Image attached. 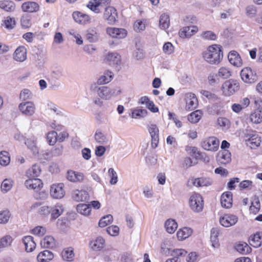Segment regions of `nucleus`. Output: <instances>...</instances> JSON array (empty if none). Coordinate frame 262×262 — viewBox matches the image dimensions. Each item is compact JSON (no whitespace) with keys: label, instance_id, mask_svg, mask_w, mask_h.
<instances>
[{"label":"nucleus","instance_id":"f257e3e1","mask_svg":"<svg viewBox=\"0 0 262 262\" xmlns=\"http://www.w3.org/2000/svg\"><path fill=\"white\" fill-rule=\"evenodd\" d=\"M89 91L92 95L96 96L93 98V102L99 107L103 105L102 100H110L113 97L117 96L121 93V89L120 87L111 88L108 86L98 85L97 83H90Z\"/></svg>","mask_w":262,"mask_h":262},{"label":"nucleus","instance_id":"f03ea898","mask_svg":"<svg viewBox=\"0 0 262 262\" xmlns=\"http://www.w3.org/2000/svg\"><path fill=\"white\" fill-rule=\"evenodd\" d=\"M204 60L212 64H217L223 58L222 47L217 45H213L208 47L203 53Z\"/></svg>","mask_w":262,"mask_h":262},{"label":"nucleus","instance_id":"7ed1b4c3","mask_svg":"<svg viewBox=\"0 0 262 262\" xmlns=\"http://www.w3.org/2000/svg\"><path fill=\"white\" fill-rule=\"evenodd\" d=\"M239 89V83L234 79L225 81L222 84V90L224 95L230 96L236 93Z\"/></svg>","mask_w":262,"mask_h":262},{"label":"nucleus","instance_id":"20e7f679","mask_svg":"<svg viewBox=\"0 0 262 262\" xmlns=\"http://www.w3.org/2000/svg\"><path fill=\"white\" fill-rule=\"evenodd\" d=\"M220 141L215 137L204 139L201 142V147L205 150L216 151L219 148Z\"/></svg>","mask_w":262,"mask_h":262},{"label":"nucleus","instance_id":"39448f33","mask_svg":"<svg viewBox=\"0 0 262 262\" xmlns=\"http://www.w3.org/2000/svg\"><path fill=\"white\" fill-rule=\"evenodd\" d=\"M189 205L191 209L194 212H199L203 208V200L199 193H193L189 199Z\"/></svg>","mask_w":262,"mask_h":262},{"label":"nucleus","instance_id":"423d86ee","mask_svg":"<svg viewBox=\"0 0 262 262\" xmlns=\"http://www.w3.org/2000/svg\"><path fill=\"white\" fill-rule=\"evenodd\" d=\"M241 77L243 81L247 83H252L257 80V76L255 71L250 68L246 67L242 70Z\"/></svg>","mask_w":262,"mask_h":262},{"label":"nucleus","instance_id":"0eeeda50","mask_svg":"<svg viewBox=\"0 0 262 262\" xmlns=\"http://www.w3.org/2000/svg\"><path fill=\"white\" fill-rule=\"evenodd\" d=\"M118 17L117 11L114 7L108 6L105 8L103 18L109 25L115 24L117 21Z\"/></svg>","mask_w":262,"mask_h":262},{"label":"nucleus","instance_id":"6e6552de","mask_svg":"<svg viewBox=\"0 0 262 262\" xmlns=\"http://www.w3.org/2000/svg\"><path fill=\"white\" fill-rule=\"evenodd\" d=\"M64 185L62 183L52 184L50 187V194L53 199H60L65 195Z\"/></svg>","mask_w":262,"mask_h":262},{"label":"nucleus","instance_id":"1a4fd4ad","mask_svg":"<svg viewBox=\"0 0 262 262\" xmlns=\"http://www.w3.org/2000/svg\"><path fill=\"white\" fill-rule=\"evenodd\" d=\"M18 110L23 115L31 117L35 114L36 107L33 102L26 101L19 104Z\"/></svg>","mask_w":262,"mask_h":262},{"label":"nucleus","instance_id":"9d476101","mask_svg":"<svg viewBox=\"0 0 262 262\" xmlns=\"http://www.w3.org/2000/svg\"><path fill=\"white\" fill-rule=\"evenodd\" d=\"M191 183L194 186L207 187L212 184L213 181L209 177H201L198 178H192L188 180V185H190Z\"/></svg>","mask_w":262,"mask_h":262},{"label":"nucleus","instance_id":"9b49d317","mask_svg":"<svg viewBox=\"0 0 262 262\" xmlns=\"http://www.w3.org/2000/svg\"><path fill=\"white\" fill-rule=\"evenodd\" d=\"M148 130L151 138V146L155 148L158 146L159 143V128L156 124L151 123L148 126Z\"/></svg>","mask_w":262,"mask_h":262},{"label":"nucleus","instance_id":"f8f14e48","mask_svg":"<svg viewBox=\"0 0 262 262\" xmlns=\"http://www.w3.org/2000/svg\"><path fill=\"white\" fill-rule=\"evenodd\" d=\"M186 102L185 108L188 111L195 109L198 105V101L196 96L191 93H188L185 95Z\"/></svg>","mask_w":262,"mask_h":262},{"label":"nucleus","instance_id":"ddd939ff","mask_svg":"<svg viewBox=\"0 0 262 262\" xmlns=\"http://www.w3.org/2000/svg\"><path fill=\"white\" fill-rule=\"evenodd\" d=\"M106 34L114 38L122 39L127 35V31L122 28L108 27L106 30Z\"/></svg>","mask_w":262,"mask_h":262},{"label":"nucleus","instance_id":"4468645a","mask_svg":"<svg viewBox=\"0 0 262 262\" xmlns=\"http://www.w3.org/2000/svg\"><path fill=\"white\" fill-rule=\"evenodd\" d=\"M238 221V217L233 214H227L220 219L221 225L225 227H229L234 225Z\"/></svg>","mask_w":262,"mask_h":262},{"label":"nucleus","instance_id":"2eb2a0df","mask_svg":"<svg viewBox=\"0 0 262 262\" xmlns=\"http://www.w3.org/2000/svg\"><path fill=\"white\" fill-rule=\"evenodd\" d=\"M67 179L72 182L82 183L84 181V175L82 172L70 170L67 172Z\"/></svg>","mask_w":262,"mask_h":262},{"label":"nucleus","instance_id":"dca6fc26","mask_svg":"<svg viewBox=\"0 0 262 262\" xmlns=\"http://www.w3.org/2000/svg\"><path fill=\"white\" fill-rule=\"evenodd\" d=\"M74 20L78 24L85 25L91 21V17L88 14L79 11H75L72 14Z\"/></svg>","mask_w":262,"mask_h":262},{"label":"nucleus","instance_id":"f3484780","mask_svg":"<svg viewBox=\"0 0 262 262\" xmlns=\"http://www.w3.org/2000/svg\"><path fill=\"white\" fill-rule=\"evenodd\" d=\"M39 5L35 2L28 1L22 4L21 9L24 12L34 13L39 10Z\"/></svg>","mask_w":262,"mask_h":262},{"label":"nucleus","instance_id":"a211bd4d","mask_svg":"<svg viewBox=\"0 0 262 262\" xmlns=\"http://www.w3.org/2000/svg\"><path fill=\"white\" fill-rule=\"evenodd\" d=\"M229 62L236 67H241L243 65L242 59L239 54L235 51H230L228 55Z\"/></svg>","mask_w":262,"mask_h":262},{"label":"nucleus","instance_id":"6ab92c4d","mask_svg":"<svg viewBox=\"0 0 262 262\" xmlns=\"http://www.w3.org/2000/svg\"><path fill=\"white\" fill-rule=\"evenodd\" d=\"M25 186L29 189L38 190L42 187L41 180L38 178H29L25 182Z\"/></svg>","mask_w":262,"mask_h":262},{"label":"nucleus","instance_id":"aec40b11","mask_svg":"<svg viewBox=\"0 0 262 262\" xmlns=\"http://www.w3.org/2000/svg\"><path fill=\"white\" fill-rule=\"evenodd\" d=\"M100 34L95 27L90 28L86 31V38L90 42H96L100 38Z\"/></svg>","mask_w":262,"mask_h":262},{"label":"nucleus","instance_id":"412c9836","mask_svg":"<svg viewBox=\"0 0 262 262\" xmlns=\"http://www.w3.org/2000/svg\"><path fill=\"white\" fill-rule=\"evenodd\" d=\"M51 209L50 214L51 215V219L52 220H55L62 214L64 211L63 205L59 203L51 206Z\"/></svg>","mask_w":262,"mask_h":262},{"label":"nucleus","instance_id":"4be33fe9","mask_svg":"<svg viewBox=\"0 0 262 262\" xmlns=\"http://www.w3.org/2000/svg\"><path fill=\"white\" fill-rule=\"evenodd\" d=\"M114 74L110 71H106L103 74L99 76L97 81H93L92 83H97L98 85H104L110 82L113 79Z\"/></svg>","mask_w":262,"mask_h":262},{"label":"nucleus","instance_id":"5701e85b","mask_svg":"<svg viewBox=\"0 0 262 262\" xmlns=\"http://www.w3.org/2000/svg\"><path fill=\"white\" fill-rule=\"evenodd\" d=\"M13 58L18 62H23L27 58V49L24 46L18 47L13 54Z\"/></svg>","mask_w":262,"mask_h":262},{"label":"nucleus","instance_id":"b1692460","mask_svg":"<svg viewBox=\"0 0 262 262\" xmlns=\"http://www.w3.org/2000/svg\"><path fill=\"white\" fill-rule=\"evenodd\" d=\"M198 28L195 26L183 27L179 32L180 36L182 38H187L191 36L196 33Z\"/></svg>","mask_w":262,"mask_h":262},{"label":"nucleus","instance_id":"393cba45","mask_svg":"<svg viewBox=\"0 0 262 262\" xmlns=\"http://www.w3.org/2000/svg\"><path fill=\"white\" fill-rule=\"evenodd\" d=\"M72 198L77 202L86 201L89 199V194L85 190H75L72 193Z\"/></svg>","mask_w":262,"mask_h":262},{"label":"nucleus","instance_id":"a878e982","mask_svg":"<svg viewBox=\"0 0 262 262\" xmlns=\"http://www.w3.org/2000/svg\"><path fill=\"white\" fill-rule=\"evenodd\" d=\"M217 161L224 165L229 163L231 161V153L226 149L220 151L218 153Z\"/></svg>","mask_w":262,"mask_h":262},{"label":"nucleus","instance_id":"bb28decb","mask_svg":"<svg viewBox=\"0 0 262 262\" xmlns=\"http://www.w3.org/2000/svg\"><path fill=\"white\" fill-rule=\"evenodd\" d=\"M221 203L223 207L229 208L232 205V194L228 191L223 193L221 196Z\"/></svg>","mask_w":262,"mask_h":262},{"label":"nucleus","instance_id":"cd10ccee","mask_svg":"<svg viewBox=\"0 0 262 262\" xmlns=\"http://www.w3.org/2000/svg\"><path fill=\"white\" fill-rule=\"evenodd\" d=\"M141 104H145L146 107L152 113H157L159 112V108L156 106L154 102L151 101L147 96L141 97L139 101Z\"/></svg>","mask_w":262,"mask_h":262},{"label":"nucleus","instance_id":"c85d7f7f","mask_svg":"<svg viewBox=\"0 0 262 262\" xmlns=\"http://www.w3.org/2000/svg\"><path fill=\"white\" fill-rule=\"evenodd\" d=\"M249 242L254 248L259 247L262 244V233L256 232L251 235L249 238Z\"/></svg>","mask_w":262,"mask_h":262},{"label":"nucleus","instance_id":"c756f323","mask_svg":"<svg viewBox=\"0 0 262 262\" xmlns=\"http://www.w3.org/2000/svg\"><path fill=\"white\" fill-rule=\"evenodd\" d=\"M23 241L27 252H31L35 249L36 245L32 236H26L23 238Z\"/></svg>","mask_w":262,"mask_h":262},{"label":"nucleus","instance_id":"7c9ffc66","mask_svg":"<svg viewBox=\"0 0 262 262\" xmlns=\"http://www.w3.org/2000/svg\"><path fill=\"white\" fill-rule=\"evenodd\" d=\"M106 61L110 65H118L121 63V56L117 52L109 53L106 57Z\"/></svg>","mask_w":262,"mask_h":262},{"label":"nucleus","instance_id":"2f4dec72","mask_svg":"<svg viewBox=\"0 0 262 262\" xmlns=\"http://www.w3.org/2000/svg\"><path fill=\"white\" fill-rule=\"evenodd\" d=\"M250 121L254 123L258 124L262 122V107H259L253 111L250 115Z\"/></svg>","mask_w":262,"mask_h":262},{"label":"nucleus","instance_id":"473e14b6","mask_svg":"<svg viewBox=\"0 0 262 262\" xmlns=\"http://www.w3.org/2000/svg\"><path fill=\"white\" fill-rule=\"evenodd\" d=\"M192 233V230L190 228L184 227L178 231L177 238L179 241H183L191 236Z\"/></svg>","mask_w":262,"mask_h":262},{"label":"nucleus","instance_id":"72a5a7b5","mask_svg":"<svg viewBox=\"0 0 262 262\" xmlns=\"http://www.w3.org/2000/svg\"><path fill=\"white\" fill-rule=\"evenodd\" d=\"M54 258V255L49 250H45L40 252L37 256V260L38 262H49Z\"/></svg>","mask_w":262,"mask_h":262},{"label":"nucleus","instance_id":"f704fd0d","mask_svg":"<svg viewBox=\"0 0 262 262\" xmlns=\"http://www.w3.org/2000/svg\"><path fill=\"white\" fill-rule=\"evenodd\" d=\"M246 141L251 148H254L259 146L261 140L258 135L255 134L250 135L249 138L246 139Z\"/></svg>","mask_w":262,"mask_h":262},{"label":"nucleus","instance_id":"c9c22d12","mask_svg":"<svg viewBox=\"0 0 262 262\" xmlns=\"http://www.w3.org/2000/svg\"><path fill=\"white\" fill-rule=\"evenodd\" d=\"M41 173V168L38 164L33 165L26 171V176L29 178H36Z\"/></svg>","mask_w":262,"mask_h":262},{"label":"nucleus","instance_id":"e433bc0d","mask_svg":"<svg viewBox=\"0 0 262 262\" xmlns=\"http://www.w3.org/2000/svg\"><path fill=\"white\" fill-rule=\"evenodd\" d=\"M61 256L64 260L73 261L75 256L73 248L70 247L64 249L62 251Z\"/></svg>","mask_w":262,"mask_h":262},{"label":"nucleus","instance_id":"4c0bfd02","mask_svg":"<svg viewBox=\"0 0 262 262\" xmlns=\"http://www.w3.org/2000/svg\"><path fill=\"white\" fill-rule=\"evenodd\" d=\"M166 231L169 234L173 233L178 228V224L173 219L167 220L164 224Z\"/></svg>","mask_w":262,"mask_h":262},{"label":"nucleus","instance_id":"58836bf2","mask_svg":"<svg viewBox=\"0 0 262 262\" xmlns=\"http://www.w3.org/2000/svg\"><path fill=\"white\" fill-rule=\"evenodd\" d=\"M0 8L7 12H12L15 9V4L10 0L0 1Z\"/></svg>","mask_w":262,"mask_h":262},{"label":"nucleus","instance_id":"ea45409f","mask_svg":"<svg viewBox=\"0 0 262 262\" xmlns=\"http://www.w3.org/2000/svg\"><path fill=\"white\" fill-rule=\"evenodd\" d=\"M105 241L102 237H98L90 243V246L94 251L101 250L104 246Z\"/></svg>","mask_w":262,"mask_h":262},{"label":"nucleus","instance_id":"a19ab883","mask_svg":"<svg viewBox=\"0 0 262 262\" xmlns=\"http://www.w3.org/2000/svg\"><path fill=\"white\" fill-rule=\"evenodd\" d=\"M13 185V181L11 178L5 179L1 184V189L3 193H6L9 191Z\"/></svg>","mask_w":262,"mask_h":262},{"label":"nucleus","instance_id":"79ce46f5","mask_svg":"<svg viewBox=\"0 0 262 262\" xmlns=\"http://www.w3.org/2000/svg\"><path fill=\"white\" fill-rule=\"evenodd\" d=\"M260 208V203L259 198L257 196H255L249 208V210L251 213L253 214H257Z\"/></svg>","mask_w":262,"mask_h":262},{"label":"nucleus","instance_id":"37998d69","mask_svg":"<svg viewBox=\"0 0 262 262\" xmlns=\"http://www.w3.org/2000/svg\"><path fill=\"white\" fill-rule=\"evenodd\" d=\"M218 235L219 230L216 228H212L210 232V240L212 246L214 248H217L220 246Z\"/></svg>","mask_w":262,"mask_h":262},{"label":"nucleus","instance_id":"c03bdc74","mask_svg":"<svg viewBox=\"0 0 262 262\" xmlns=\"http://www.w3.org/2000/svg\"><path fill=\"white\" fill-rule=\"evenodd\" d=\"M41 246L45 248H51L55 246L54 238L51 236H46L40 242Z\"/></svg>","mask_w":262,"mask_h":262},{"label":"nucleus","instance_id":"a18cd8bd","mask_svg":"<svg viewBox=\"0 0 262 262\" xmlns=\"http://www.w3.org/2000/svg\"><path fill=\"white\" fill-rule=\"evenodd\" d=\"M77 211L78 213L87 216L90 214L91 207L90 205L85 204H79L77 206Z\"/></svg>","mask_w":262,"mask_h":262},{"label":"nucleus","instance_id":"49530a36","mask_svg":"<svg viewBox=\"0 0 262 262\" xmlns=\"http://www.w3.org/2000/svg\"><path fill=\"white\" fill-rule=\"evenodd\" d=\"M10 162V156L9 153L3 150L0 152V164L3 166H8Z\"/></svg>","mask_w":262,"mask_h":262},{"label":"nucleus","instance_id":"de8ad7c7","mask_svg":"<svg viewBox=\"0 0 262 262\" xmlns=\"http://www.w3.org/2000/svg\"><path fill=\"white\" fill-rule=\"evenodd\" d=\"M202 116V112L200 110H196L192 112L188 115V120L191 123H196L199 121Z\"/></svg>","mask_w":262,"mask_h":262},{"label":"nucleus","instance_id":"09e8293b","mask_svg":"<svg viewBox=\"0 0 262 262\" xmlns=\"http://www.w3.org/2000/svg\"><path fill=\"white\" fill-rule=\"evenodd\" d=\"M159 24L161 29L166 30L168 28L170 24L169 15L165 13L162 14L160 18Z\"/></svg>","mask_w":262,"mask_h":262},{"label":"nucleus","instance_id":"8fccbe9b","mask_svg":"<svg viewBox=\"0 0 262 262\" xmlns=\"http://www.w3.org/2000/svg\"><path fill=\"white\" fill-rule=\"evenodd\" d=\"M235 249L243 254L249 253L251 251V248L245 243L237 244L235 246Z\"/></svg>","mask_w":262,"mask_h":262},{"label":"nucleus","instance_id":"3c124183","mask_svg":"<svg viewBox=\"0 0 262 262\" xmlns=\"http://www.w3.org/2000/svg\"><path fill=\"white\" fill-rule=\"evenodd\" d=\"M12 241L13 238L10 235H7L3 236L0 239V248H4L10 246Z\"/></svg>","mask_w":262,"mask_h":262},{"label":"nucleus","instance_id":"603ef678","mask_svg":"<svg viewBox=\"0 0 262 262\" xmlns=\"http://www.w3.org/2000/svg\"><path fill=\"white\" fill-rule=\"evenodd\" d=\"M113 221V217L111 214H107L101 217L99 222V227L103 228L111 224Z\"/></svg>","mask_w":262,"mask_h":262},{"label":"nucleus","instance_id":"864d4df0","mask_svg":"<svg viewBox=\"0 0 262 262\" xmlns=\"http://www.w3.org/2000/svg\"><path fill=\"white\" fill-rule=\"evenodd\" d=\"M95 139L97 143L101 144H106L108 141L106 136L99 130H96L95 134Z\"/></svg>","mask_w":262,"mask_h":262},{"label":"nucleus","instance_id":"5fc2aeb1","mask_svg":"<svg viewBox=\"0 0 262 262\" xmlns=\"http://www.w3.org/2000/svg\"><path fill=\"white\" fill-rule=\"evenodd\" d=\"M100 6V3L99 2H96V0L90 1L87 4V7L96 13L100 12V9L99 8Z\"/></svg>","mask_w":262,"mask_h":262},{"label":"nucleus","instance_id":"6e6d98bb","mask_svg":"<svg viewBox=\"0 0 262 262\" xmlns=\"http://www.w3.org/2000/svg\"><path fill=\"white\" fill-rule=\"evenodd\" d=\"M11 217V213L8 210L0 211V224H6Z\"/></svg>","mask_w":262,"mask_h":262},{"label":"nucleus","instance_id":"4d7b16f0","mask_svg":"<svg viewBox=\"0 0 262 262\" xmlns=\"http://www.w3.org/2000/svg\"><path fill=\"white\" fill-rule=\"evenodd\" d=\"M47 140L50 145H54L57 141V133L55 131L49 132L47 135Z\"/></svg>","mask_w":262,"mask_h":262},{"label":"nucleus","instance_id":"13d9d810","mask_svg":"<svg viewBox=\"0 0 262 262\" xmlns=\"http://www.w3.org/2000/svg\"><path fill=\"white\" fill-rule=\"evenodd\" d=\"M218 75L224 79L228 78L231 76V72L228 68L221 67L219 70Z\"/></svg>","mask_w":262,"mask_h":262},{"label":"nucleus","instance_id":"bf43d9fd","mask_svg":"<svg viewBox=\"0 0 262 262\" xmlns=\"http://www.w3.org/2000/svg\"><path fill=\"white\" fill-rule=\"evenodd\" d=\"M147 111L145 109H136L132 112V117L134 118H143L147 115Z\"/></svg>","mask_w":262,"mask_h":262},{"label":"nucleus","instance_id":"052dcab7","mask_svg":"<svg viewBox=\"0 0 262 262\" xmlns=\"http://www.w3.org/2000/svg\"><path fill=\"white\" fill-rule=\"evenodd\" d=\"M219 125L222 127L223 129H228L230 126V122L229 119L224 117H220L217 119Z\"/></svg>","mask_w":262,"mask_h":262},{"label":"nucleus","instance_id":"680f3d73","mask_svg":"<svg viewBox=\"0 0 262 262\" xmlns=\"http://www.w3.org/2000/svg\"><path fill=\"white\" fill-rule=\"evenodd\" d=\"M46 232V229L42 226H37L31 230L32 234L38 236H43Z\"/></svg>","mask_w":262,"mask_h":262},{"label":"nucleus","instance_id":"e2e57ef3","mask_svg":"<svg viewBox=\"0 0 262 262\" xmlns=\"http://www.w3.org/2000/svg\"><path fill=\"white\" fill-rule=\"evenodd\" d=\"M51 209V206L44 205L39 208L38 212L41 215L47 216L50 215Z\"/></svg>","mask_w":262,"mask_h":262},{"label":"nucleus","instance_id":"0e129e2a","mask_svg":"<svg viewBox=\"0 0 262 262\" xmlns=\"http://www.w3.org/2000/svg\"><path fill=\"white\" fill-rule=\"evenodd\" d=\"M109 176L111 177L110 183L112 185L116 184L118 182V177L116 172L113 168H109L108 170Z\"/></svg>","mask_w":262,"mask_h":262},{"label":"nucleus","instance_id":"69168bd1","mask_svg":"<svg viewBox=\"0 0 262 262\" xmlns=\"http://www.w3.org/2000/svg\"><path fill=\"white\" fill-rule=\"evenodd\" d=\"M19 97L23 101L31 99L32 98V93L28 89H24L21 91Z\"/></svg>","mask_w":262,"mask_h":262},{"label":"nucleus","instance_id":"338daca9","mask_svg":"<svg viewBox=\"0 0 262 262\" xmlns=\"http://www.w3.org/2000/svg\"><path fill=\"white\" fill-rule=\"evenodd\" d=\"M25 144L27 145V147L33 152L34 154L38 153V149L36 146V144L34 140H32L31 139H27Z\"/></svg>","mask_w":262,"mask_h":262},{"label":"nucleus","instance_id":"774afa93","mask_svg":"<svg viewBox=\"0 0 262 262\" xmlns=\"http://www.w3.org/2000/svg\"><path fill=\"white\" fill-rule=\"evenodd\" d=\"M163 50L164 53L170 55L173 52V46L171 42H167L163 45Z\"/></svg>","mask_w":262,"mask_h":262}]
</instances>
